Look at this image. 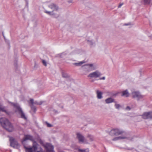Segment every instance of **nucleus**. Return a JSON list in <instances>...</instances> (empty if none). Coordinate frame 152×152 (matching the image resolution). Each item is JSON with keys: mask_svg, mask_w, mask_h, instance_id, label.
I'll list each match as a JSON object with an SVG mask.
<instances>
[{"mask_svg": "<svg viewBox=\"0 0 152 152\" xmlns=\"http://www.w3.org/2000/svg\"><path fill=\"white\" fill-rule=\"evenodd\" d=\"M85 63V61H82L79 63H73V64L76 66H80Z\"/></svg>", "mask_w": 152, "mask_h": 152, "instance_id": "22", "label": "nucleus"}, {"mask_svg": "<svg viewBox=\"0 0 152 152\" xmlns=\"http://www.w3.org/2000/svg\"><path fill=\"white\" fill-rule=\"evenodd\" d=\"M43 102H42V101L38 102L37 101H35V102H34V104H37V105H40L42 104Z\"/></svg>", "mask_w": 152, "mask_h": 152, "instance_id": "29", "label": "nucleus"}, {"mask_svg": "<svg viewBox=\"0 0 152 152\" xmlns=\"http://www.w3.org/2000/svg\"><path fill=\"white\" fill-rule=\"evenodd\" d=\"M130 24L129 23H126L124 24V25L125 26H128L130 25Z\"/></svg>", "mask_w": 152, "mask_h": 152, "instance_id": "39", "label": "nucleus"}, {"mask_svg": "<svg viewBox=\"0 0 152 152\" xmlns=\"http://www.w3.org/2000/svg\"><path fill=\"white\" fill-rule=\"evenodd\" d=\"M45 124H46V125H47V126L48 127H52L53 126L52 125L50 124L49 123H48L47 122H45Z\"/></svg>", "mask_w": 152, "mask_h": 152, "instance_id": "31", "label": "nucleus"}, {"mask_svg": "<svg viewBox=\"0 0 152 152\" xmlns=\"http://www.w3.org/2000/svg\"><path fill=\"white\" fill-rule=\"evenodd\" d=\"M88 43L90 45H92L95 44V42L93 40H87Z\"/></svg>", "mask_w": 152, "mask_h": 152, "instance_id": "24", "label": "nucleus"}, {"mask_svg": "<svg viewBox=\"0 0 152 152\" xmlns=\"http://www.w3.org/2000/svg\"><path fill=\"white\" fill-rule=\"evenodd\" d=\"M88 64L84 65L82 66L83 71L86 72H89L91 71Z\"/></svg>", "mask_w": 152, "mask_h": 152, "instance_id": "13", "label": "nucleus"}, {"mask_svg": "<svg viewBox=\"0 0 152 152\" xmlns=\"http://www.w3.org/2000/svg\"><path fill=\"white\" fill-rule=\"evenodd\" d=\"M123 135V136H120L118 137V140L123 139H127L128 140H131L132 139L128 137L127 135V134L126 132V134H122Z\"/></svg>", "mask_w": 152, "mask_h": 152, "instance_id": "14", "label": "nucleus"}, {"mask_svg": "<svg viewBox=\"0 0 152 152\" xmlns=\"http://www.w3.org/2000/svg\"><path fill=\"white\" fill-rule=\"evenodd\" d=\"M42 63L43 64V65H44V66H47V62L45 60H42Z\"/></svg>", "mask_w": 152, "mask_h": 152, "instance_id": "32", "label": "nucleus"}, {"mask_svg": "<svg viewBox=\"0 0 152 152\" xmlns=\"http://www.w3.org/2000/svg\"><path fill=\"white\" fill-rule=\"evenodd\" d=\"M25 1H26L27 3L28 2V0H25Z\"/></svg>", "mask_w": 152, "mask_h": 152, "instance_id": "42", "label": "nucleus"}, {"mask_svg": "<svg viewBox=\"0 0 152 152\" xmlns=\"http://www.w3.org/2000/svg\"><path fill=\"white\" fill-rule=\"evenodd\" d=\"M30 103H31V105H30L31 107V110L35 112L36 110V107L34 106V100L32 99H30Z\"/></svg>", "mask_w": 152, "mask_h": 152, "instance_id": "15", "label": "nucleus"}, {"mask_svg": "<svg viewBox=\"0 0 152 152\" xmlns=\"http://www.w3.org/2000/svg\"><path fill=\"white\" fill-rule=\"evenodd\" d=\"M30 140L32 141L33 144L34 142H35L34 141V139L33 136L30 135H25L24 138L23 139L22 141V143H23L24 142H25L26 140Z\"/></svg>", "mask_w": 152, "mask_h": 152, "instance_id": "11", "label": "nucleus"}, {"mask_svg": "<svg viewBox=\"0 0 152 152\" xmlns=\"http://www.w3.org/2000/svg\"><path fill=\"white\" fill-rule=\"evenodd\" d=\"M3 37H4V40H5L6 39L5 36H4L3 34Z\"/></svg>", "mask_w": 152, "mask_h": 152, "instance_id": "41", "label": "nucleus"}, {"mask_svg": "<svg viewBox=\"0 0 152 152\" xmlns=\"http://www.w3.org/2000/svg\"><path fill=\"white\" fill-rule=\"evenodd\" d=\"M11 104L15 108L16 110V111L18 112V113L20 115L21 118L25 120H26V117L19 104L17 103H11Z\"/></svg>", "mask_w": 152, "mask_h": 152, "instance_id": "3", "label": "nucleus"}, {"mask_svg": "<svg viewBox=\"0 0 152 152\" xmlns=\"http://www.w3.org/2000/svg\"><path fill=\"white\" fill-rule=\"evenodd\" d=\"M141 72H142V70L141 69L140 70L139 72H140V75L141 74Z\"/></svg>", "mask_w": 152, "mask_h": 152, "instance_id": "40", "label": "nucleus"}, {"mask_svg": "<svg viewBox=\"0 0 152 152\" xmlns=\"http://www.w3.org/2000/svg\"><path fill=\"white\" fill-rule=\"evenodd\" d=\"M121 96H124L126 97L129 96V94L128 91L127 90H126L123 91L122 93Z\"/></svg>", "mask_w": 152, "mask_h": 152, "instance_id": "19", "label": "nucleus"}, {"mask_svg": "<svg viewBox=\"0 0 152 152\" xmlns=\"http://www.w3.org/2000/svg\"><path fill=\"white\" fill-rule=\"evenodd\" d=\"M37 140L42 145H44L43 141L41 140L39 137H38L37 138Z\"/></svg>", "mask_w": 152, "mask_h": 152, "instance_id": "27", "label": "nucleus"}, {"mask_svg": "<svg viewBox=\"0 0 152 152\" xmlns=\"http://www.w3.org/2000/svg\"><path fill=\"white\" fill-rule=\"evenodd\" d=\"M71 2H72V1H69V3H71Z\"/></svg>", "mask_w": 152, "mask_h": 152, "instance_id": "44", "label": "nucleus"}, {"mask_svg": "<svg viewBox=\"0 0 152 152\" xmlns=\"http://www.w3.org/2000/svg\"><path fill=\"white\" fill-rule=\"evenodd\" d=\"M130 108L129 106H127L126 108V109L127 110H130Z\"/></svg>", "mask_w": 152, "mask_h": 152, "instance_id": "37", "label": "nucleus"}, {"mask_svg": "<svg viewBox=\"0 0 152 152\" xmlns=\"http://www.w3.org/2000/svg\"><path fill=\"white\" fill-rule=\"evenodd\" d=\"M0 124L4 128L9 132H12L14 130L12 125L5 118H0Z\"/></svg>", "mask_w": 152, "mask_h": 152, "instance_id": "1", "label": "nucleus"}, {"mask_svg": "<svg viewBox=\"0 0 152 152\" xmlns=\"http://www.w3.org/2000/svg\"><path fill=\"white\" fill-rule=\"evenodd\" d=\"M0 111L6 112V110L5 108L4 107L1 105H0Z\"/></svg>", "mask_w": 152, "mask_h": 152, "instance_id": "26", "label": "nucleus"}, {"mask_svg": "<svg viewBox=\"0 0 152 152\" xmlns=\"http://www.w3.org/2000/svg\"><path fill=\"white\" fill-rule=\"evenodd\" d=\"M132 97L133 98L137 101L142 99L144 98V96L142 95L138 91H134L132 93Z\"/></svg>", "mask_w": 152, "mask_h": 152, "instance_id": "5", "label": "nucleus"}, {"mask_svg": "<svg viewBox=\"0 0 152 152\" xmlns=\"http://www.w3.org/2000/svg\"><path fill=\"white\" fill-rule=\"evenodd\" d=\"M105 77H101V78H99V80H105Z\"/></svg>", "mask_w": 152, "mask_h": 152, "instance_id": "36", "label": "nucleus"}, {"mask_svg": "<svg viewBox=\"0 0 152 152\" xmlns=\"http://www.w3.org/2000/svg\"><path fill=\"white\" fill-rule=\"evenodd\" d=\"M105 102L107 104H109L112 102H114V99L111 97L108 98L105 100Z\"/></svg>", "mask_w": 152, "mask_h": 152, "instance_id": "17", "label": "nucleus"}, {"mask_svg": "<svg viewBox=\"0 0 152 152\" xmlns=\"http://www.w3.org/2000/svg\"><path fill=\"white\" fill-rule=\"evenodd\" d=\"M76 135L79 142L81 143H83L85 140L84 137L81 134L79 133H77Z\"/></svg>", "mask_w": 152, "mask_h": 152, "instance_id": "9", "label": "nucleus"}, {"mask_svg": "<svg viewBox=\"0 0 152 152\" xmlns=\"http://www.w3.org/2000/svg\"><path fill=\"white\" fill-rule=\"evenodd\" d=\"M123 5V3H122V4H120L119 6H118V8H120L121 6H122Z\"/></svg>", "mask_w": 152, "mask_h": 152, "instance_id": "38", "label": "nucleus"}, {"mask_svg": "<svg viewBox=\"0 0 152 152\" xmlns=\"http://www.w3.org/2000/svg\"><path fill=\"white\" fill-rule=\"evenodd\" d=\"M5 40V42L8 44V45H10V42L9 40H7V39H6Z\"/></svg>", "mask_w": 152, "mask_h": 152, "instance_id": "34", "label": "nucleus"}, {"mask_svg": "<svg viewBox=\"0 0 152 152\" xmlns=\"http://www.w3.org/2000/svg\"><path fill=\"white\" fill-rule=\"evenodd\" d=\"M91 71H93L97 68L96 65L95 64H88Z\"/></svg>", "mask_w": 152, "mask_h": 152, "instance_id": "16", "label": "nucleus"}, {"mask_svg": "<svg viewBox=\"0 0 152 152\" xmlns=\"http://www.w3.org/2000/svg\"><path fill=\"white\" fill-rule=\"evenodd\" d=\"M94 81V80H93L91 81L92 82H93Z\"/></svg>", "mask_w": 152, "mask_h": 152, "instance_id": "43", "label": "nucleus"}, {"mask_svg": "<svg viewBox=\"0 0 152 152\" xmlns=\"http://www.w3.org/2000/svg\"><path fill=\"white\" fill-rule=\"evenodd\" d=\"M89 138V139L91 141H92L93 140L94 138L93 136L91 134H88L87 136Z\"/></svg>", "mask_w": 152, "mask_h": 152, "instance_id": "30", "label": "nucleus"}, {"mask_svg": "<svg viewBox=\"0 0 152 152\" xmlns=\"http://www.w3.org/2000/svg\"><path fill=\"white\" fill-rule=\"evenodd\" d=\"M46 152H55L53 150V146L50 143H47L44 145Z\"/></svg>", "mask_w": 152, "mask_h": 152, "instance_id": "8", "label": "nucleus"}, {"mask_svg": "<svg viewBox=\"0 0 152 152\" xmlns=\"http://www.w3.org/2000/svg\"><path fill=\"white\" fill-rule=\"evenodd\" d=\"M10 146L11 147L15 148H18L19 147V144L13 137H10Z\"/></svg>", "mask_w": 152, "mask_h": 152, "instance_id": "6", "label": "nucleus"}, {"mask_svg": "<svg viewBox=\"0 0 152 152\" xmlns=\"http://www.w3.org/2000/svg\"><path fill=\"white\" fill-rule=\"evenodd\" d=\"M48 7L53 11L57 10L58 8V6L57 5L53 3L49 5Z\"/></svg>", "mask_w": 152, "mask_h": 152, "instance_id": "12", "label": "nucleus"}, {"mask_svg": "<svg viewBox=\"0 0 152 152\" xmlns=\"http://www.w3.org/2000/svg\"><path fill=\"white\" fill-rule=\"evenodd\" d=\"M96 93L97 94V97L98 99H101L102 98V93L99 91L97 90L96 91Z\"/></svg>", "mask_w": 152, "mask_h": 152, "instance_id": "18", "label": "nucleus"}, {"mask_svg": "<svg viewBox=\"0 0 152 152\" xmlns=\"http://www.w3.org/2000/svg\"><path fill=\"white\" fill-rule=\"evenodd\" d=\"M102 75V74L99 71L96 70L89 74L88 75V77L90 78H96L100 77Z\"/></svg>", "mask_w": 152, "mask_h": 152, "instance_id": "7", "label": "nucleus"}, {"mask_svg": "<svg viewBox=\"0 0 152 152\" xmlns=\"http://www.w3.org/2000/svg\"><path fill=\"white\" fill-rule=\"evenodd\" d=\"M62 76L64 78H68L69 77V75L66 73L63 72L62 73Z\"/></svg>", "mask_w": 152, "mask_h": 152, "instance_id": "28", "label": "nucleus"}, {"mask_svg": "<svg viewBox=\"0 0 152 152\" xmlns=\"http://www.w3.org/2000/svg\"><path fill=\"white\" fill-rule=\"evenodd\" d=\"M68 54V53L66 52L63 53H62L61 54H58L57 55V57H59L61 58H63L66 55Z\"/></svg>", "mask_w": 152, "mask_h": 152, "instance_id": "20", "label": "nucleus"}, {"mask_svg": "<svg viewBox=\"0 0 152 152\" xmlns=\"http://www.w3.org/2000/svg\"><path fill=\"white\" fill-rule=\"evenodd\" d=\"M109 134L112 136H118L122 134H126V132L122 129L115 128L111 130Z\"/></svg>", "mask_w": 152, "mask_h": 152, "instance_id": "4", "label": "nucleus"}, {"mask_svg": "<svg viewBox=\"0 0 152 152\" xmlns=\"http://www.w3.org/2000/svg\"><path fill=\"white\" fill-rule=\"evenodd\" d=\"M24 147L26 149V152H33L32 149L35 152H44L36 142H33L32 148H28L24 145Z\"/></svg>", "mask_w": 152, "mask_h": 152, "instance_id": "2", "label": "nucleus"}, {"mask_svg": "<svg viewBox=\"0 0 152 152\" xmlns=\"http://www.w3.org/2000/svg\"><path fill=\"white\" fill-rule=\"evenodd\" d=\"M45 12L50 15H52V12H51L48 11L46 10L45 11Z\"/></svg>", "mask_w": 152, "mask_h": 152, "instance_id": "33", "label": "nucleus"}, {"mask_svg": "<svg viewBox=\"0 0 152 152\" xmlns=\"http://www.w3.org/2000/svg\"><path fill=\"white\" fill-rule=\"evenodd\" d=\"M112 140L113 141H116V140H118V137H115V138H113V139Z\"/></svg>", "mask_w": 152, "mask_h": 152, "instance_id": "35", "label": "nucleus"}, {"mask_svg": "<svg viewBox=\"0 0 152 152\" xmlns=\"http://www.w3.org/2000/svg\"><path fill=\"white\" fill-rule=\"evenodd\" d=\"M152 1V0H143V2L145 4H148Z\"/></svg>", "mask_w": 152, "mask_h": 152, "instance_id": "25", "label": "nucleus"}, {"mask_svg": "<svg viewBox=\"0 0 152 152\" xmlns=\"http://www.w3.org/2000/svg\"><path fill=\"white\" fill-rule=\"evenodd\" d=\"M78 150L79 152H89V149L88 148L85 149L78 148Z\"/></svg>", "mask_w": 152, "mask_h": 152, "instance_id": "21", "label": "nucleus"}, {"mask_svg": "<svg viewBox=\"0 0 152 152\" xmlns=\"http://www.w3.org/2000/svg\"><path fill=\"white\" fill-rule=\"evenodd\" d=\"M142 117L145 119H152V112L145 113L142 115Z\"/></svg>", "mask_w": 152, "mask_h": 152, "instance_id": "10", "label": "nucleus"}, {"mask_svg": "<svg viewBox=\"0 0 152 152\" xmlns=\"http://www.w3.org/2000/svg\"><path fill=\"white\" fill-rule=\"evenodd\" d=\"M115 104L114 106L115 108L117 109H119L121 107V106L119 104H117V102L116 101L114 102Z\"/></svg>", "mask_w": 152, "mask_h": 152, "instance_id": "23", "label": "nucleus"}]
</instances>
